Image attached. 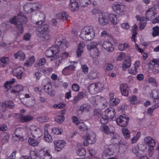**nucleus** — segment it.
Listing matches in <instances>:
<instances>
[{
  "label": "nucleus",
  "mask_w": 159,
  "mask_h": 159,
  "mask_svg": "<svg viewBox=\"0 0 159 159\" xmlns=\"http://www.w3.org/2000/svg\"><path fill=\"white\" fill-rule=\"evenodd\" d=\"M14 57L15 59L18 58L20 61H23L25 58V54L22 51H20L14 54Z\"/></svg>",
  "instance_id": "obj_33"
},
{
  "label": "nucleus",
  "mask_w": 159,
  "mask_h": 159,
  "mask_svg": "<svg viewBox=\"0 0 159 159\" xmlns=\"http://www.w3.org/2000/svg\"><path fill=\"white\" fill-rule=\"evenodd\" d=\"M83 44L81 43H79L76 52V54L78 57L81 56V54L83 52Z\"/></svg>",
  "instance_id": "obj_46"
},
{
  "label": "nucleus",
  "mask_w": 159,
  "mask_h": 159,
  "mask_svg": "<svg viewBox=\"0 0 159 159\" xmlns=\"http://www.w3.org/2000/svg\"><path fill=\"white\" fill-rule=\"evenodd\" d=\"M95 36L93 28L91 26H86L81 30L80 36L83 40H89L93 39Z\"/></svg>",
  "instance_id": "obj_1"
},
{
  "label": "nucleus",
  "mask_w": 159,
  "mask_h": 159,
  "mask_svg": "<svg viewBox=\"0 0 159 159\" xmlns=\"http://www.w3.org/2000/svg\"><path fill=\"white\" fill-rule=\"evenodd\" d=\"M3 102L7 107H8L10 108H13L14 107V103L11 100L5 101L4 102Z\"/></svg>",
  "instance_id": "obj_54"
},
{
  "label": "nucleus",
  "mask_w": 159,
  "mask_h": 159,
  "mask_svg": "<svg viewBox=\"0 0 159 159\" xmlns=\"http://www.w3.org/2000/svg\"><path fill=\"white\" fill-rule=\"evenodd\" d=\"M122 134L124 137L126 139H129L130 137V131L127 128H124L122 129Z\"/></svg>",
  "instance_id": "obj_42"
},
{
  "label": "nucleus",
  "mask_w": 159,
  "mask_h": 159,
  "mask_svg": "<svg viewBox=\"0 0 159 159\" xmlns=\"http://www.w3.org/2000/svg\"><path fill=\"white\" fill-rule=\"evenodd\" d=\"M120 89L122 94L124 96H127L128 94V86L125 84H121L120 86Z\"/></svg>",
  "instance_id": "obj_30"
},
{
  "label": "nucleus",
  "mask_w": 159,
  "mask_h": 159,
  "mask_svg": "<svg viewBox=\"0 0 159 159\" xmlns=\"http://www.w3.org/2000/svg\"><path fill=\"white\" fill-rule=\"evenodd\" d=\"M103 114L109 119V120H111L115 115V110L112 107L108 108L105 110Z\"/></svg>",
  "instance_id": "obj_16"
},
{
  "label": "nucleus",
  "mask_w": 159,
  "mask_h": 159,
  "mask_svg": "<svg viewBox=\"0 0 159 159\" xmlns=\"http://www.w3.org/2000/svg\"><path fill=\"white\" fill-rule=\"evenodd\" d=\"M25 24H22L21 23H18L16 25V28L17 31L20 34H22L24 31L23 25Z\"/></svg>",
  "instance_id": "obj_56"
},
{
  "label": "nucleus",
  "mask_w": 159,
  "mask_h": 159,
  "mask_svg": "<svg viewBox=\"0 0 159 159\" xmlns=\"http://www.w3.org/2000/svg\"><path fill=\"white\" fill-rule=\"evenodd\" d=\"M50 60L51 61H54L56 65L58 66L62 63L64 61L63 58L61 57V56L57 55H54L51 57Z\"/></svg>",
  "instance_id": "obj_23"
},
{
  "label": "nucleus",
  "mask_w": 159,
  "mask_h": 159,
  "mask_svg": "<svg viewBox=\"0 0 159 159\" xmlns=\"http://www.w3.org/2000/svg\"><path fill=\"white\" fill-rule=\"evenodd\" d=\"M57 18L61 20H66L68 17V15L67 13L65 12H63L58 13L57 15Z\"/></svg>",
  "instance_id": "obj_36"
},
{
  "label": "nucleus",
  "mask_w": 159,
  "mask_h": 159,
  "mask_svg": "<svg viewBox=\"0 0 159 159\" xmlns=\"http://www.w3.org/2000/svg\"><path fill=\"white\" fill-rule=\"evenodd\" d=\"M108 23L111 21L113 25H116L120 22V21L117 19V16L114 14H108Z\"/></svg>",
  "instance_id": "obj_24"
},
{
  "label": "nucleus",
  "mask_w": 159,
  "mask_h": 159,
  "mask_svg": "<svg viewBox=\"0 0 159 159\" xmlns=\"http://www.w3.org/2000/svg\"><path fill=\"white\" fill-rule=\"evenodd\" d=\"M9 139V136L7 134H5L1 137L0 139L1 142L4 144L8 142Z\"/></svg>",
  "instance_id": "obj_58"
},
{
  "label": "nucleus",
  "mask_w": 159,
  "mask_h": 159,
  "mask_svg": "<svg viewBox=\"0 0 159 159\" xmlns=\"http://www.w3.org/2000/svg\"><path fill=\"white\" fill-rule=\"evenodd\" d=\"M109 96L110 97V103L111 106H115L120 102V100L119 98H114V94L112 93H110Z\"/></svg>",
  "instance_id": "obj_26"
},
{
  "label": "nucleus",
  "mask_w": 159,
  "mask_h": 159,
  "mask_svg": "<svg viewBox=\"0 0 159 159\" xmlns=\"http://www.w3.org/2000/svg\"><path fill=\"white\" fill-rule=\"evenodd\" d=\"M40 154L43 159H51L52 158L49 150L46 148H43L40 151Z\"/></svg>",
  "instance_id": "obj_18"
},
{
  "label": "nucleus",
  "mask_w": 159,
  "mask_h": 159,
  "mask_svg": "<svg viewBox=\"0 0 159 159\" xmlns=\"http://www.w3.org/2000/svg\"><path fill=\"white\" fill-rule=\"evenodd\" d=\"M69 7L72 11H77L79 9V5L76 0H70Z\"/></svg>",
  "instance_id": "obj_25"
},
{
  "label": "nucleus",
  "mask_w": 159,
  "mask_h": 159,
  "mask_svg": "<svg viewBox=\"0 0 159 159\" xmlns=\"http://www.w3.org/2000/svg\"><path fill=\"white\" fill-rule=\"evenodd\" d=\"M150 97L153 100V102L158 104L159 103V90L155 89L150 93Z\"/></svg>",
  "instance_id": "obj_17"
},
{
  "label": "nucleus",
  "mask_w": 159,
  "mask_h": 159,
  "mask_svg": "<svg viewBox=\"0 0 159 159\" xmlns=\"http://www.w3.org/2000/svg\"><path fill=\"white\" fill-rule=\"evenodd\" d=\"M108 14L106 13H102L98 15V22L99 24L102 26L107 25L109 24Z\"/></svg>",
  "instance_id": "obj_9"
},
{
  "label": "nucleus",
  "mask_w": 159,
  "mask_h": 159,
  "mask_svg": "<svg viewBox=\"0 0 159 159\" xmlns=\"http://www.w3.org/2000/svg\"><path fill=\"white\" fill-rule=\"evenodd\" d=\"M25 12L27 13H29L34 11L32 3H27L25 4L23 7Z\"/></svg>",
  "instance_id": "obj_32"
},
{
  "label": "nucleus",
  "mask_w": 159,
  "mask_h": 159,
  "mask_svg": "<svg viewBox=\"0 0 159 159\" xmlns=\"http://www.w3.org/2000/svg\"><path fill=\"white\" fill-rule=\"evenodd\" d=\"M144 143L148 146L151 145H155L156 142L155 140L149 136H146L144 138Z\"/></svg>",
  "instance_id": "obj_29"
},
{
  "label": "nucleus",
  "mask_w": 159,
  "mask_h": 159,
  "mask_svg": "<svg viewBox=\"0 0 159 159\" xmlns=\"http://www.w3.org/2000/svg\"><path fill=\"white\" fill-rule=\"evenodd\" d=\"M113 155V152L110 148H105V150L102 153V157L105 158L108 156H111Z\"/></svg>",
  "instance_id": "obj_35"
},
{
  "label": "nucleus",
  "mask_w": 159,
  "mask_h": 159,
  "mask_svg": "<svg viewBox=\"0 0 159 159\" xmlns=\"http://www.w3.org/2000/svg\"><path fill=\"white\" fill-rule=\"evenodd\" d=\"M129 118L125 115L120 116L116 119V122L119 126L125 127L128 124Z\"/></svg>",
  "instance_id": "obj_10"
},
{
  "label": "nucleus",
  "mask_w": 159,
  "mask_h": 159,
  "mask_svg": "<svg viewBox=\"0 0 159 159\" xmlns=\"http://www.w3.org/2000/svg\"><path fill=\"white\" fill-rule=\"evenodd\" d=\"M100 53L98 49V48H96L91 51V55L93 57L96 58L99 56Z\"/></svg>",
  "instance_id": "obj_52"
},
{
  "label": "nucleus",
  "mask_w": 159,
  "mask_h": 159,
  "mask_svg": "<svg viewBox=\"0 0 159 159\" xmlns=\"http://www.w3.org/2000/svg\"><path fill=\"white\" fill-rule=\"evenodd\" d=\"M152 35L153 37H156L159 35V27L158 26L155 27L153 28Z\"/></svg>",
  "instance_id": "obj_63"
},
{
  "label": "nucleus",
  "mask_w": 159,
  "mask_h": 159,
  "mask_svg": "<svg viewBox=\"0 0 159 159\" xmlns=\"http://www.w3.org/2000/svg\"><path fill=\"white\" fill-rule=\"evenodd\" d=\"M46 63V60L45 58H42L40 59L39 61L34 64V66L35 67L43 66Z\"/></svg>",
  "instance_id": "obj_49"
},
{
  "label": "nucleus",
  "mask_w": 159,
  "mask_h": 159,
  "mask_svg": "<svg viewBox=\"0 0 159 159\" xmlns=\"http://www.w3.org/2000/svg\"><path fill=\"white\" fill-rule=\"evenodd\" d=\"M129 47L128 43H125L120 44L118 46V48L120 51H122L128 48Z\"/></svg>",
  "instance_id": "obj_48"
},
{
  "label": "nucleus",
  "mask_w": 159,
  "mask_h": 159,
  "mask_svg": "<svg viewBox=\"0 0 159 159\" xmlns=\"http://www.w3.org/2000/svg\"><path fill=\"white\" fill-rule=\"evenodd\" d=\"M149 64L153 66H155L156 67H159V59H154L150 61Z\"/></svg>",
  "instance_id": "obj_51"
},
{
  "label": "nucleus",
  "mask_w": 159,
  "mask_h": 159,
  "mask_svg": "<svg viewBox=\"0 0 159 159\" xmlns=\"http://www.w3.org/2000/svg\"><path fill=\"white\" fill-rule=\"evenodd\" d=\"M19 130V129H17L12 134V139L15 141H17L19 140L22 141L24 140L20 136V135L17 134V131Z\"/></svg>",
  "instance_id": "obj_39"
},
{
  "label": "nucleus",
  "mask_w": 159,
  "mask_h": 159,
  "mask_svg": "<svg viewBox=\"0 0 159 159\" xmlns=\"http://www.w3.org/2000/svg\"><path fill=\"white\" fill-rule=\"evenodd\" d=\"M23 90L24 87L23 85L21 84H18L13 87L11 90V92L16 95L23 91Z\"/></svg>",
  "instance_id": "obj_27"
},
{
  "label": "nucleus",
  "mask_w": 159,
  "mask_h": 159,
  "mask_svg": "<svg viewBox=\"0 0 159 159\" xmlns=\"http://www.w3.org/2000/svg\"><path fill=\"white\" fill-rule=\"evenodd\" d=\"M130 103L131 104L134 105L139 102V100L135 95H133L129 98Z\"/></svg>",
  "instance_id": "obj_40"
},
{
  "label": "nucleus",
  "mask_w": 159,
  "mask_h": 159,
  "mask_svg": "<svg viewBox=\"0 0 159 159\" xmlns=\"http://www.w3.org/2000/svg\"><path fill=\"white\" fill-rule=\"evenodd\" d=\"M104 88V84L101 83L92 84L88 87L89 92L92 94L98 93Z\"/></svg>",
  "instance_id": "obj_6"
},
{
  "label": "nucleus",
  "mask_w": 159,
  "mask_h": 159,
  "mask_svg": "<svg viewBox=\"0 0 159 159\" xmlns=\"http://www.w3.org/2000/svg\"><path fill=\"white\" fill-rule=\"evenodd\" d=\"M99 74V73L98 71L93 70L89 72L88 76L90 79H95L98 77Z\"/></svg>",
  "instance_id": "obj_44"
},
{
  "label": "nucleus",
  "mask_w": 159,
  "mask_h": 159,
  "mask_svg": "<svg viewBox=\"0 0 159 159\" xmlns=\"http://www.w3.org/2000/svg\"><path fill=\"white\" fill-rule=\"evenodd\" d=\"M102 46L108 52H112L114 50L113 44L109 41H106L103 42Z\"/></svg>",
  "instance_id": "obj_19"
},
{
  "label": "nucleus",
  "mask_w": 159,
  "mask_h": 159,
  "mask_svg": "<svg viewBox=\"0 0 159 159\" xmlns=\"http://www.w3.org/2000/svg\"><path fill=\"white\" fill-rule=\"evenodd\" d=\"M30 137L28 140L29 144L33 147L38 146L39 143V141L38 139V138L36 139L31 136Z\"/></svg>",
  "instance_id": "obj_31"
},
{
  "label": "nucleus",
  "mask_w": 159,
  "mask_h": 159,
  "mask_svg": "<svg viewBox=\"0 0 159 159\" xmlns=\"http://www.w3.org/2000/svg\"><path fill=\"white\" fill-rule=\"evenodd\" d=\"M155 146V145H153L148 146V152L149 156L150 157H151L153 154V151Z\"/></svg>",
  "instance_id": "obj_64"
},
{
  "label": "nucleus",
  "mask_w": 159,
  "mask_h": 159,
  "mask_svg": "<svg viewBox=\"0 0 159 159\" xmlns=\"http://www.w3.org/2000/svg\"><path fill=\"white\" fill-rule=\"evenodd\" d=\"M59 45L56 44V45H54L50 48L54 54L56 55L55 54L59 52Z\"/></svg>",
  "instance_id": "obj_59"
},
{
  "label": "nucleus",
  "mask_w": 159,
  "mask_h": 159,
  "mask_svg": "<svg viewBox=\"0 0 159 159\" xmlns=\"http://www.w3.org/2000/svg\"><path fill=\"white\" fill-rule=\"evenodd\" d=\"M138 30L137 26L136 24H134L132 28V31L133 33V34L131 38V40L132 41L135 42L136 41V34L137 31Z\"/></svg>",
  "instance_id": "obj_37"
},
{
  "label": "nucleus",
  "mask_w": 159,
  "mask_h": 159,
  "mask_svg": "<svg viewBox=\"0 0 159 159\" xmlns=\"http://www.w3.org/2000/svg\"><path fill=\"white\" fill-rule=\"evenodd\" d=\"M96 141V135L93 132L87 133L84 137V145L85 146H87L89 144L94 143Z\"/></svg>",
  "instance_id": "obj_7"
},
{
  "label": "nucleus",
  "mask_w": 159,
  "mask_h": 159,
  "mask_svg": "<svg viewBox=\"0 0 159 159\" xmlns=\"http://www.w3.org/2000/svg\"><path fill=\"white\" fill-rule=\"evenodd\" d=\"M80 5L81 7H85L91 3V0H79Z\"/></svg>",
  "instance_id": "obj_50"
},
{
  "label": "nucleus",
  "mask_w": 159,
  "mask_h": 159,
  "mask_svg": "<svg viewBox=\"0 0 159 159\" xmlns=\"http://www.w3.org/2000/svg\"><path fill=\"white\" fill-rule=\"evenodd\" d=\"M101 130L107 134L113 135L111 140L114 144H119L120 143V140L118 134H115L113 130L111 129L107 126L104 125L101 126Z\"/></svg>",
  "instance_id": "obj_3"
},
{
  "label": "nucleus",
  "mask_w": 159,
  "mask_h": 159,
  "mask_svg": "<svg viewBox=\"0 0 159 159\" xmlns=\"http://www.w3.org/2000/svg\"><path fill=\"white\" fill-rule=\"evenodd\" d=\"M30 159H40L39 154L37 152L35 151L31 150L30 153Z\"/></svg>",
  "instance_id": "obj_43"
},
{
  "label": "nucleus",
  "mask_w": 159,
  "mask_h": 159,
  "mask_svg": "<svg viewBox=\"0 0 159 159\" xmlns=\"http://www.w3.org/2000/svg\"><path fill=\"white\" fill-rule=\"evenodd\" d=\"M52 132L56 134H61L63 130L61 128H59L58 127H54L52 129Z\"/></svg>",
  "instance_id": "obj_55"
},
{
  "label": "nucleus",
  "mask_w": 159,
  "mask_h": 159,
  "mask_svg": "<svg viewBox=\"0 0 159 159\" xmlns=\"http://www.w3.org/2000/svg\"><path fill=\"white\" fill-rule=\"evenodd\" d=\"M43 139L45 141L48 143L52 142V137L48 133V131L45 130L44 132Z\"/></svg>",
  "instance_id": "obj_41"
},
{
  "label": "nucleus",
  "mask_w": 159,
  "mask_h": 159,
  "mask_svg": "<svg viewBox=\"0 0 159 159\" xmlns=\"http://www.w3.org/2000/svg\"><path fill=\"white\" fill-rule=\"evenodd\" d=\"M99 44L100 43L98 42H93L89 43L87 46V48L88 50H92L93 51L94 49L97 48V47Z\"/></svg>",
  "instance_id": "obj_38"
},
{
  "label": "nucleus",
  "mask_w": 159,
  "mask_h": 159,
  "mask_svg": "<svg viewBox=\"0 0 159 159\" xmlns=\"http://www.w3.org/2000/svg\"><path fill=\"white\" fill-rule=\"evenodd\" d=\"M27 106L29 107H31L35 104V101L34 98L29 100L25 103Z\"/></svg>",
  "instance_id": "obj_62"
},
{
  "label": "nucleus",
  "mask_w": 159,
  "mask_h": 159,
  "mask_svg": "<svg viewBox=\"0 0 159 159\" xmlns=\"http://www.w3.org/2000/svg\"><path fill=\"white\" fill-rule=\"evenodd\" d=\"M49 26L45 24L37 28L35 30L36 34L39 37L43 38L46 40L51 38L49 32Z\"/></svg>",
  "instance_id": "obj_2"
},
{
  "label": "nucleus",
  "mask_w": 159,
  "mask_h": 159,
  "mask_svg": "<svg viewBox=\"0 0 159 159\" xmlns=\"http://www.w3.org/2000/svg\"><path fill=\"white\" fill-rule=\"evenodd\" d=\"M17 21L18 23L25 24L27 22L28 19L23 13L20 12L17 16Z\"/></svg>",
  "instance_id": "obj_20"
},
{
  "label": "nucleus",
  "mask_w": 159,
  "mask_h": 159,
  "mask_svg": "<svg viewBox=\"0 0 159 159\" xmlns=\"http://www.w3.org/2000/svg\"><path fill=\"white\" fill-rule=\"evenodd\" d=\"M16 116L20 121L22 122L29 121L33 119V116L30 115L24 116L22 114H17Z\"/></svg>",
  "instance_id": "obj_22"
},
{
  "label": "nucleus",
  "mask_w": 159,
  "mask_h": 159,
  "mask_svg": "<svg viewBox=\"0 0 159 159\" xmlns=\"http://www.w3.org/2000/svg\"><path fill=\"white\" fill-rule=\"evenodd\" d=\"M55 150L57 152L60 151L65 146L66 142L62 140H57L53 141Z\"/></svg>",
  "instance_id": "obj_14"
},
{
  "label": "nucleus",
  "mask_w": 159,
  "mask_h": 159,
  "mask_svg": "<svg viewBox=\"0 0 159 159\" xmlns=\"http://www.w3.org/2000/svg\"><path fill=\"white\" fill-rule=\"evenodd\" d=\"M28 135L34 138H39L42 135V133L40 129L34 125H31L27 129Z\"/></svg>",
  "instance_id": "obj_5"
},
{
  "label": "nucleus",
  "mask_w": 159,
  "mask_h": 159,
  "mask_svg": "<svg viewBox=\"0 0 159 159\" xmlns=\"http://www.w3.org/2000/svg\"><path fill=\"white\" fill-rule=\"evenodd\" d=\"M96 99L98 101L97 103L98 107L99 109H103L107 106V102L106 99L104 97L97 95L95 97Z\"/></svg>",
  "instance_id": "obj_8"
},
{
  "label": "nucleus",
  "mask_w": 159,
  "mask_h": 159,
  "mask_svg": "<svg viewBox=\"0 0 159 159\" xmlns=\"http://www.w3.org/2000/svg\"><path fill=\"white\" fill-rule=\"evenodd\" d=\"M71 64L70 65L64 68L62 70V73L65 75H69L72 73L75 69V66L73 65L77 63L76 61L70 62Z\"/></svg>",
  "instance_id": "obj_13"
},
{
  "label": "nucleus",
  "mask_w": 159,
  "mask_h": 159,
  "mask_svg": "<svg viewBox=\"0 0 159 159\" xmlns=\"http://www.w3.org/2000/svg\"><path fill=\"white\" fill-rule=\"evenodd\" d=\"M24 71V68L19 67L16 68L12 71V73L16 76L19 79H21L22 77V74Z\"/></svg>",
  "instance_id": "obj_21"
},
{
  "label": "nucleus",
  "mask_w": 159,
  "mask_h": 159,
  "mask_svg": "<svg viewBox=\"0 0 159 159\" xmlns=\"http://www.w3.org/2000/svg\"><path fill=\"white\" fill-rule=\"evenodd\" d=\"M131 58L130 57H128L123 61L122 64V69L124 71L129 67L131 65Z\"/></svg>",
  "instance_id": "obj_28"
},
{
  "label": "nucleus",
  "mask_w": 159,
  "mask_h": 159,
  "mask_svg": "<svg viewBox=\"0 0 159 159\" xmlns=\"http://www.w3.org/2000/svg\"><path fill=\"white\" fill-rule=\"evenodd\" d=\"M35 59L34 56H31L29 59L24 64L25 66H31L34 63Z\"/></svg>",
  "instance_id": "obj_45"
},
{
  "label": "nucleus",
  "mask_w": 159,
  "mask_h": 159,
  "mask_svg": "<svg viewBox=\"0 0 159 159\" xmlns=\"http://www.w3.org/2000/svg\"><path fill=\"white\" fill-rule=\"evenodd\" d=\"M156 8L152 7L150 8L147 10L145 13L146 19L150 20L154 17L155 15L157 14Z\"/></svg>",
  "instance_id": "obj_15"
},
{
  "label": "nucleus",
  "mask_w": 159,
  "mask_h": 159,
  "mask_svg": "<svg viewBox=\"0 0 159 159\" xmlns=\"http://www.w3.org/2000/svg\"><path fill=\"white\" fill-rule=\"evenodd\" d=\"M55 43L59 46H61L63 49L67 48L68 46V43L63 38L62 34H59L56 36Z\"/></svg>",
  "instance_id": "obj_12"
},
{
  "label": "nucleus",
  "mask_w": 159,
  "mask_h": 159,
  "mask_svg": "<svg viewBox=\"0 0 159 159\" xmlns=\"http://www.w3.org/2000/svg\"><path fill=\"white\" fill-rule=\"evenodd\" d=\"M50 80L48 78L44 79L43 81V84H47L43 86L45 91L52 96L55 95V92L52 90V87L49 82Z\"/></svg>",
  "instance_id": "obj_11"
},
{
  "label": "nucleus",
  "mask_w": 159,
  "mask_h": 159,
  "mask_svg": "<svg viewBox=\"0 0 159 159\" xmlns=\"http://www.w3.org/2000/svg\"><path fill=\"white\" fill-rule=\"evenodd\" d=\"M15 81V80L13 79L10 81H7L5 82L4 84V87L7 89L10 88L11 85Z\"/></svg>",
  "instance_id": "obj_60"
},
{
  "label": "nucleus",
  "mask_w": 159,
  "mask_h": 159,
  "mask_svg": "<svg viewBox=\"0 0 159 159\" xmlns=\"http://www.w3.org/2000/svg\"><path fill=\"white\" fill-rule=\"evenodd\" d=\"M113 11L119 16H123L126 10V7L123 3L119 2L113 3L111 6Z\"/></svg>",
  "instance_id": "obj_4"
},
{
  "label": "nucleus",
  "mask_w": 159,
  "mask_h": 159,
  "mask_svg": "<svg viewBox=\"0 0 159 159\" xmlns=\"http://www.w3.org/2000/svg\"><path fill=\"white\" fill-rule=\"evenodd\" d=\"M77 153L79 156H84L85 155L86 152L84 149L82 148H80L77 150Z\"/></svg>",
  "instance_id": "obj_61"
},
{
  "label": "nucleus",
  "mask_w": 159,
  "mask_h": 159,
  "mask_svg": "<svg viewBox=\"0 0 159 159\" xmlns=\"http://www.w3.org/2000/svg\"><path fill=\"white\" fill-rule=\"evenodd\" d=\"M78 127L80 129L83 131H85L88 129L87 126L83 122L80 123Z\"/></svg>",
  "instance_id": "obj_57"
},
{
  "label": "nucleus",
  "mask_w": 159,
  "mask_h": 159,
  "mask_svg": "<svg viewBox=\"0 0 159 159\" xmlns=\"http://www.w3.org/2000/svg\"><path fill=\"white\" fill-rule=\"evenodd\" d=\"M90 109V106L88 103H84L80 107L79 110L82 112H88Z\"/></svg>",
  "instance_id": "obj_34"
},
{
  "label": "nucleus",
  "mask_w": 159,
  "mask_h": 159,
  "mask_svg": "<svg viewBox=\"0 0 159 159\" xmlns=\"http://www.w3.org/2000/svg\"><path fill=\"white\" fill-rule=\"evenodd\" d=\"M141 135L140 133L138 132L135 136L131 138V142L132 144H134L136 143L138 140L139 139Z\"/></svg>",
  "instance_id": "obj_53"
},
{
  "label": "nucleus",
  "mask_w": 159,
  "mask_h": 159,
  "mask_svg": "<svg viewBox=\"0 0 159 159\" xmlns=\"http://www.w3.org/2000/svg\"><path fill=\"white\" fill-rule=\"evenodd\" d=\"M147 19L146 18L144 17H141L139 27V29L140 30H143L145 27L146 24Z\"/></svg>",
  "instance_id": "obj_47"
}]
</instances>
